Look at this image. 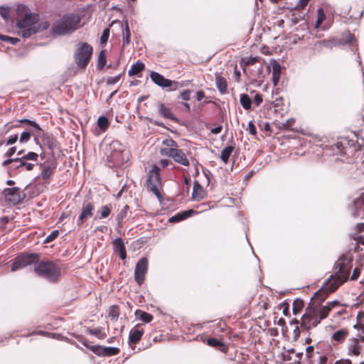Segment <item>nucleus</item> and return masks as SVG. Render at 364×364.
Listing matches in <instances>:
<instances>
[{
	"mask_svg": "<svg viewBox=\"0 0 364 364\" xmlns=\"http://www.w3.org/2000/svg\"><path fill=\"white\" fill-rule=\"evenodd\" d=\"M115 249L119 252V256L122 259H125L127 257L126 249L122 238H117L114 241Z\"/></svg>",
	"mask_w": 364,
	"mask_h": 364,
	"instance_id": "nucleus-28",
	"label": "nucleus"
},
{
	"mask_svg": "<svg viewBox=\"0 0 364 364\" xmlns=\"http://www.w3.org/2000/svg\"><path fill=\"white\" fill-rule=\"evenodd\" d=\"M335 364H352V362L349 359H341L336 361Z\"/></svg>",
	"mask_w": 364,
	"mask_h": 364,
	"instance_id": "nucleus-64",
	"label": "nucleus"
},
{
	"mask_svg": "<svg viewBox=\"0 0 364 364\" xmlns=\"http://www.w3.org/2000/svg\"><path fill=\"white\" fill-rule=\"evenodd\" d=\"M111 211H112V208L109 205H103V206H102L101 210L97 212L99 215H97L95 218H98V219L106 218L110 215Z\"/></svg>",
	"mask_w": 364,
	"mask_h": 364,
	"instance_id": "nucleus-34",
	"label": "nucleus"
},
{
	"mask_svg": "<svg viewBox=\"0 0 364 364\" xmlns=\"http://www.w3.org/2000/svg\"><path fill=\"white\" fill-rule=\"evenodd\" d=\"M208 346L214 348L222 353H227L229 345L215 338H208L206 341Z\"/></svg>",
	"mask_w": 364,
	"mask_h": 364,
	"instance_id": "nucleus-22",
	"label": "nucleus"
},
{
	"mask_svg": "<svg viewBox=\"0 0 364 364\" xmlns=\"http://www.w3.org/2000/svg\"><path fill=\"white\" fill-rule=\"evenodd\" d=\"M348 335L349 331L347 328H341L334 332L332 334L331 338L333 341L339 344L343 343Z\"/></svg>",
	"mask_w": 364,
	"mask_h": 364,
	"instance_id": "nucleus-25",
	"label": "nucleus"
},
{
	"mask_svg": "<svg viewBox=\"0 0 364 364\" xmlns=\"http://www.w3.org/2000/svg\"><path fill=\"white\" fill-rule=\"evenodd\" d=\"M55 168L56 164L55 163H52L51 164L48 165L44 164L43 165V169L41 174V178L46 181H48L51 176L53 175Z\"/></svg>",
	"mask_w": 364,
	"mask_h": 364,
	"instance_id": "nucleus-23",
	"label": "nucleus"
},
{
	"mask_svg": "<svg viewBox=\"0 0 364 364\" xmlns=\"http://www.w3.org/2000/svg\"><path fill=\"white\" fill-rule=\"evenodd\" d=\"M95 210L94 203L84 201L82 206L81 213L77 220L78 226L82 225L88 218L93 216Z\"/></svg>",
	"mask_w": 364,
	"mask_h": 364,
	"instance_id": "nucleus-17",
	"label": "nucleus"
},
{
	"mask_svg": "<svg viewBox=\"0 0 364 364\" xmlns=\"http://www.w3.org/2000/svg\"><path fill=\"white\" fill-rule=\"evenodd\" d=\"M124 74V71H123L121 74H119L114 77H108L106 80V82L107 85H114L119 82L122 77V76Z\"/></svg>",
	"mask_w": 364,
	"mask_h": 364,
	"instance_id": "nucleus-47",
	"label": "nucleus"
},
{
	"mask_svg": "<svg viewBox=\"0 0 364 364\" xmlns=\"http://www.w3.org/2000/svg\"><path fill=\"white\" fill-rule=\"evenodd\" d=\"M4 194L5 200L14 205L21 203L25 197V195L22 194L20 188L17 187L5 188Z\"/></svg>",
	"mask_w": 364,
	"mask_h": 364,
	"instance_id": "nucleus-16",
	"label": "nucleus"
},
{
	"mask_svg": "<svg viewBox=\"0 0 364 364\" xmlns=\"http://www.w3.org/2000/svg\"><path fill=\"white\" fill-rule=\"evenodd\" d=\"M193 213L194 211L193 210H188L181 213H178L177 214L169 218L168 220L171 223H178L191 216Z\"/></svg>",
	"mask_w": 364,
	"mask_h": 364,
	"instance_id": "nucleus-27",
	"label": "nucleus"
},
{
	"mask_svg": "<svg viewBox=\"0 0 364 364\" xmlns=\"http://www.w3.org/2000/svg\"><path fill=\"white\" fill-rule=\"evenodd\" d=\"M18 140V134H14V135H12L6 141V145H11V144H13L14 143H16V141Z\"/></svg>",
	"mask_w": 364,
	"mask_h": 364,
	"instance_id": "nucleus-61",
	"label": "nucleus"
},
{
	"mask_svg": "<svg viewBox=\"0 0 364 364\" xmlns=\"http://www.w3.org/2000/svg\"><path fill=\"white\" fill-rule=\"evenodd\" d=\"M259 127L261 129V130L267 132V135L270 136V134L272 133V129H271V127H270L269 122H260L259 124Z\"/></svg>",
	"mask_w": 364,
	"mask_h": 364,
	"instance_id": "nucleus-50",
	"label": "nucleus"
},
{
	"mask_svg": "<svg viewBox=\"0 0 364 364\" xmlns=\"http://www.w3.org/2000/svg\"><path fill=\"white\" fill-rule=\"evenodd\" d=\"M59 235V231L55 230H53L50 232V235H48L45 240H44V242L45 243H49V242H51L52 241H53L54 240H55L58 236Z\"/></svg>",
	"mask_w": 364,
	"mask_h": 364,
	"instance_id": "nucleus-48",
	"label": "nucleus"
},
{
	"mask_svg": "<svg viewBox=\"0 0 364 364\" xmlns=\"http://www.w3.org/2000/svg\"><path fill=\"white\" fill-rule=\"evenodd\" d=\"M145 69V65L139 60L133 64L129 70L128 74L129 76L137 75Z\"/></svg>",
	"mask_w": 364,
	"mask_h": 364,
	"instance_id": "nucleus-29",
	"label": "nucleus"
},
{
	"mask_svg": "<svg viewBox=\"0 0 364 364\" xmlns=\"http://www.w3.org/2000/svg\"><path fill=\"white\" fill-rule=\"evenodd\" d=\"M339 305H340L339 301H331V302L327 303V304L326 306H323V307L328 308L329 309V312H330L333 308H334L336 306H338Z\"/></svg>",
	"mask_w": 364,
	"mask_h": 364,
	"instance_id": "nucleus-59",
	"label": "nucleus"
},
{
	"mask_svg": "<svg viewBox=\"0 0 364 364\" xmlns=\"http://www.w3.org/2000/svg\"><path fill=\"white\" fill-rule=\"evenodd\" d=\"M40 259L41 255L38 253L23 252L13 260L11 270L15 272L31 264L36 265Z\"/></svg>",
	"mask_w": 364,
	"mask_h": 364,
	"instance_id": "nucleus-10",
	"label": "nucleus"
},
{
	"mask_svg": "<svg viewBox=\"0 0 364 364\" xmlns=\"http://www.w3.org/2000/svg\"><path fill=\"white\" fill-rule=\"evenodd\" d=\"M326 19V15L324 14L323 9L322 8H319L318 9V17L315 23V27L316 28H319L323 21Z\"/></svg>",
	"mask_w": 364,
	"mask_h": 364,
	"instance_id": "nucleus-41",
	"label": "nucleus"
},
{
	"mask_svg": "<svg viewBox=\"0 0 364 364\" xmlns=\"http://www.w3.org/2000/svg\"><path fill=\"white\" fill-rule=\"evenodd\" d=\"M97 125L102 131L105 132L108 129L109 123L107 117L101 116L97 119Z\"/></svg>",
	"mask_w": 364,
	"mask_h": 364,
	"instance_id": "nucleus-37",
	"label": "nucleus"
},
{
	"mask_svg": "<svg viewBox=\"0 0 364 364\" xmlns=\"http://www.w3.org/2000/svg\"><path fill=\"white\" fill-rule=\"evenodd\" d=\"M109 28H106L103 32H102V34L100 37V43L102 45H105L107 43V41H108V38H109Z\"/></svg>",
	"mask_w": 364,
	"mask_h": 364,
	"instance_id": "nucleus-49",
	"label": "nucleus"
},
{
	"mask_svg": "<svg viewBox=\"0 0 364 364\" xmlns=\"http://www.w3.org/2000/svg\"><path fill=\"white\" fill-rule=\"evenodd\" d=\"M347 349L349 355L358 356L364 350V336H359V338H350L347 344Z\"/></svg>",
	"mask_w": 364,
	"mask_h": 364,
	"instance_id": "nucleus-13",
	"label": "nucleus"
},
{
	"mask_svg": "<svg viewBox=\"0 0 364 364\" xmlns=\"http://www.w3.org/2000/svg\"><path fill=\"white\" fill-rule=\"evenodd\" d=\"M93 48L86 42H80L74 53V60L79 68L85 69L92 55Z\"/></svg>",
	"mask_w": 364,
	"mask_h": 364,
	"instance_id": "nucleus-8",
	"label": "nucleus"
},
{
	"mask_svg": "<svg viewBox=\"0 0 364 364\" xmlns=\"http://www.w3.org/2000/svg\"><path fill=\"white\" fill-rule=\"evenodd\" d=\"M161 154L171 157L175 162L184 166H188L190 165L189 160L181 149L173 147L165 148L161 150Z\"/></svg>",
	"mask_w": 364,
	"mask_h": 364,
	"instance_id": "nucleus-12",
	"label": "nucleus"
},
{
	"mask_svg": "<svg viewBox=\"0 0 364 364\" xmlns=\"http://www.w3.org/2000/svg\"><path fill=\"white\" fill-rule=\"evenodd\" d=\"M353 259L347 255H342L334 264V274H331L321 289L317 291L312 298L315 306H321V304L328 295L334 292L348 278L352 267Z\"/></svg>",
	"mask_w": 364,
	"mask_h": 364,
	"instance_id": "nucleus-1",
	"label": "nucleus"
},
{
	"mask_svg": "<svg viewBox=\"0 0 364 364\" xmlns=\"http://www.w3.org/2000/svg\"><path fill=\"white\" fill-rule=\"evenodd\" d=\"M310 0H299L297 5L294 7L295 11L302 10L306 7Z\"/></svg>",
	"mask_w": 364,
	"mask_h": 364,
	"instance_id": "nucleus-52",
	"label": "nucleus"
},
{
	"mask_svg": "<svg viewBox=\"0 0 364 364\" xmlns=\"http://www.w3.org/2000/svg\"><path fill=\"white\" fill-rule=\"evenodd\" d=\"M38 155L36 153L30 151L27 154H26L20 158L22 159H24L26 161L31 160V161H36L38 160Z\"/></svg>",
	"mask_w": 364,
	"mask_h": 364,
	"instance_id": "nucleus-51",
	"label": "nucleus"
},
{
	"mask_svg": "<svg viewBox=\"0 0 364 364\" xmlns=\"http://www.w3.org/2000/svg\"><path fill=\"white\" fill-rule=\"evenodd\" d=\"M79 23V18L73 14L65 16L62 21L52 28L53 35H64L75 31Z\"/></svg>",
	"mask_w": 364,
	"mask_h": 364,
	"instance_id": "nucleus-9",
	"label": "nucleus"
},
{
	"mask_svg": "<svg viewBox=\"0 0 364 364\" xmlns=\"http://www.w3.org/2000/svg\"><path fill=\"white\" fill-rule=\"evenodd\" d=\"M205 195V191L198 181H195L193 183V189L192 198L196 200L203 199Z\"/></svg>",
	"mask_w": 364,
	"mask_h": 364,
	"instance_id": "nucleus-26",
	"label": "nucleus"
},
{
	"mask_svg": "<svg viewBox=\"0 0 364 364\" xmlns=\"http://www.w3.org/2000/svg\"><path fill=\"white\" fill-rule=\"evenodd\" d=\"M304 16L302 14V12H299V13L294 12V13L291 14L290 19H291V21L294 24H296L300 21L304 20Z\"/></svg>",
	"mask_w": 364,
	"mask_h": 364,
	"instance_id": "nucleus-44",
	"label": "nucleus"
},
{
	"mask_svg": "<svg viewBox=\"0 0 364 364\" xmlns=\"http://www.w3.org/2000/svg\"><path fill=\"white\" fill-rule=\"evenodd\" d=\"M31 136V134L29 132H23L21 135L20 141L21 143L27 142L30 140Z\"/></svg>",
	"mask_w": 364,
	"mask_h": 364,
	"instance_id": "nucleus-54",
	"label": "nucleus"
},
{
	"mask_svg": "<svg viewBox=\"0 0 364 364\" xmlns=\"http://www.w3.org/2000/svg\"><path fill=\"white\" fill-rule=\"evenodd\" d=\"M136 314L139 315V319L145 323H149L154 318V316L151 314H149L148 312L142 311L141 310H137L136 311Z\"/></svg>",
	"mask_w": 364,
	"mask_h": 364,
	"instance_id": "nucleus-35",
	"label": "nucleus"
},
{
	"mask_svg": "<svg viewBox=\"0 0 364 364\" xmlns=\"http://www.w3.org/2000/svg\"><path fill=\"white\" fill-rule=\"evenodd\" d=\"M106 62V51L105 50H102L98 55L97 68L102 70L105 67Z\"/></svg>",
	"mask_w": 364,
	"mask_h": 364,
	"instance_id": "nucleus-36",
	"label": "nucleus"
},
{
	"mask_svg": "<svg viewBox=\"0 0 364 364\" xmlns=\"http://www.w3.org/2000/svg\"><path fill=\"white\" fill-rule=\"evenodd\" d=\"M150 77L158 86L163 88L169 87L171 91L176 90L183 86L179 82L165 78L164 75L155 71L151 72Z\"/></svg>",
	"mask_w": 364,
	"mask_h": 364,
	"instance_id": "nucleus-11",
	"label": "nucleus"
},
{
	"mask_svg": "<svg viewBox=\"0 0 364 364\" xmlns=\"http://www.w3.org/2000/svg\"><path fill=\"white\" fill-rule=\"evenodd\" d=\"M340 44L339 41L334 38H331L322 41H316L312 47L314 53H321L325 50H331Z\"/></svg>",
	"mask_w": 364,
	"mask_h": 364,
	"instance_id": "nucleus-15",
	"label": "nucleus"
},
{
	"mask_svg": "<svg viewBox=\"0 0 364 364\" xmlns=\"http://www.w3.org/2000/svg\"><path fill=\"white\" fill-rule=\"evenodd\" d=\"M342 13L351 19H359L362 17L363 10L361 7H358L357 5L348 6V5L343 6L342 8Z\"/></svg>",
	"mask_w": 364,
	"mask_h": 364,
	"instance_id": "nucleus-19",
	"label": "nucleus"
},
{
	"mask_svg": "<svg viewBox=\"0 0 364 364\" xmlns=\"http://www.w3.org/2000/svg\"><path fill=\"white\" fill-rule=\"evenodd\" d=\"M0 38L3 41H9L11 44H16L18 41V39L16 38H12V37L5 36H0Z\"/></svg>",
	"mask_w": 364,
	"mask_h": 364,
	"instance_id": "nucleus-58",
	"label": "nucleus"
},
{
	"mask_svg": "<svg viewBox=\"0 0 364 364\" xmlns=\"http://www.w3.org/2000/svg\"><path fill=\"white\" fill-rule=\"evenodd\" d=\"M18 123H24L27 124L33 127H34L36 130L38 132H42V129L40 127V126L35 122L32 121L28 119H23L18 121Z\"/></svg>",
	"mask_w": 364,
	"mask_h": 364,
	"instance_id": "nucleus-45",
	"label": "nucleus"
},
{
	"mask_svg": "<svg viewBox=\"0 0 364 364\" xmlns=\"http://www.w3.org/2000/svg\"><path fill=\"white\" fill-rule=\"evenodd\" d=\"M295 124V119L294 118H290L286 120L284 122H279L278 124V127L279 129H289L291 130V127Z\"/></svg>",
	"mask_w": 364,
	"mask_h": 364,
	"instance_id": "nucleus-39",
	"label": "nucleus"
},
{
	"mask_svg": "<svg viewBox=\"0 0 364 364\" xmlns=\"http://www.w3.org/2000/svg\"><path fill=\"white\" fill-rule=\"evenodd\" d=\"M328 314V308L309 304L301 317L300 326L303 331H309L317 326L323 319L327 318Z\"/></svg>",
	"mask_w": 364,
	"mask_h": 364,
	"instance_id": "nucleus-3",
	"label": "nucleus"
},
{
	"mask_svg": "<svg viewBox=\"0 0 364 364\" xmlns=\"http://www.w3.org/2000/svg\"><path fill=\"white\" fill-rule=\"evenodd\" d=\"M363 144V140L362 139L360 143L358 135L351 133L346 136L341 137L335 146L341 154L353 156L355 152L361 149Z\"/></svg>",
	"mask_w": 364,
	"mask_h": 364,
	"instance_id": "nucleus-7",
	"label": "nucleus"
},
{
	"mask_svg": "<svg viewBox=\"0 0 364 364\" xmlns=\"http://www.w3.org/2000/svg\"><path fill=\"white\" fill-rule=\"evenodd\" d=\"M235 147L233 146H228L225 147L220 154V159L221 160L225 163L227 164L229 161V158L232 153Z\"/></svg>",
	"mask_w": 364,
	"mask_h": 364,
	"instance_id": "nucleus-30",
	"label": "nucleus"
},
{
	"mask_svg": "<svg viewBox=\"0 0 364 364\" xmlns=\"http://www.w3.org/2000/svg\"><path fill=\"white\" fill-rule=\"evenodd\" d=\"M95 355L104 356V347L100 346H92L89 348Z\"/></svg>",
	"mask_w": 364,
	"mask_h": 364,
	"instance_id": "nucleus-46",
	"label": "nucleus"
},
{
	"mask_svg": "<svg viewBox=\"0 0 364 364\" xmlns=\"http://www.w3.org/2000/svg\"><path fill=\"white\" fill-rule=\"evenodd\" d=\"M119 348L115 347H104V357L116 355L119 353Z\"/></svg>",
	"mask_w": 364,
	"mask_h": 364,
	"instance_id": "nucleus-38",
	"label": "nucleus"
},
{
	"mask_svg": "<svg viewBox=\"0 0 364 364\" xmlns=\"http://www.w3.org/2000/svg\"><path fill=\"white\" fill-rule=\"evenodd\" d=\"M191 92V90H185L181 92L180 97L185 101H188L190 100Z\"/></svg>",
	"mask_w": 364,
	"mask_h": 364,
	"instance_id": "nucleus-56",
	"label": "nucleus"
},
{
	"mask_svg": "<svg viewBox=\"0 0 364 364\" xmlns=\"http://www.w3.org/2000/svg\"><path fill=\"white\" fill-rule=\"evenodd\" d=\"M259 57H250L245 63V66L252 65L259 61Z\"/></svg>",
	"mask_w": 364,
	"mask_h": 364,
	"instance_id": "nucleus-53",
	"label": "nucleus"
},
{
	"mask_svg": "<svg viewBox=\"0 0 364 364\" xmlns=\"http://www.w3.org/2000/svg\"><path fill=\"white\" fill-rule=\"evenodd\" d=\"M253 102L257 105L259 106L262 102V95L257 93L255 96L254 97Z\"/></svg>",
	"mask_w": 364,
	"mask_h": 364,
	"instance_id": "nucleus-60",
	"label": "nucleus"
},
{
	"mask_svg": "<svg viewBox=\"0 0 364 364\" xmlns=\"http://www.w3.org/2000/svg\"><path fill=\"white\" fill-rule=\"evenodd\" d=\"M16 146H13V147H11L6 153H5V156L6 157H11V156H13L14 154V153L16 152Z\"/></svg>",
	"mask_w": 364,
	"mask_h": 364,
	"instance_id": "nucleus-63",
	"label": "nucleus"
},
{
	"mask_svg": "<svg viewBox=\"0 0 364 364\" xmlns=\"http://www.w3.org/2000/svg\"><path fill=\"white\" fill-rule=\"evenodd\" d=\"M107 162L109 167H119L128 161L127 153L123 145L118 140H113L108 147Z\"/></svg>",
	"mask_w": 364,
	"mask_h": 364,
	"instance_id": "nucleus-5",
	"label": "nucleus"
},
{
	"mask_svg": "<svg viewBox=\"0 0 364 364\" xmlns=\"http://www.w3.org/2000/svg\"><path fill=\"white\" fill-rule=\"evenodd\" d=\"M157 107L158 112L160 116L171 121L177 122V117L173 114L170 107L161 102H159L157 103Z\"/></svg>",
	"mask_w": 364,
	"mask_h": 364,
	"instance_id": "nucleus-20",
	"label": "nucleus"
},
{
	"mask_svg": "<svg viewBox=\"0 0 364 364\" xmlns=\"http://www.w3.org/2000/svg\"><path fill=\"white\" fill-rule=\"evenodd\" d=\"M240 102L242 107L248 110L251 108L252 100L250 97L247 94L240 95Z\"/></svg>",
	"mask_w": 364,
	"mask_h": 364,
	"instance_id": "nucleus-32",
	"label": "nucleus"
},
{
	"mask_svg": "<svg viewBox=\"0 0 364 364\" xmlns=\"http://www.w3.org/2000/svg\"><path fill=\"white\" fill-rule=\"evenodd\" d=\"M280 73V68L279 66H274L272 72V82L274 86H276L279 82Z\"/></svg>",
	"mask_w": 364,
	"mask_h": 364,
	"instance_id": "nucleus-42",
	"label": "nucleus"
},
{
	"mask_svg": "<svg viewBox=\"0 0 364 364\" xmlns=\"http://www.w3.org/2000/svg\"><path fill=\"white\" fill-rule=\"evenodd\" d=\"M0 14L4 19H8L9 18V9L5 7H0Z\"/></svg>",
	"mask_w": 364,
	"mask_h": 364,
	"instance_id": "nucleus-57",
	"label": "nucleus"
},
{
	"mask_svg": "<svg viewBox=\"0 0 364 364\" xmlns=\"http://www.w3.org/2000/svg\"><path fill=\"white\" fill-rule=\"evenodd\" d=\"M160 173V168L156 164H153L151 168L146 173L144 186L149 191L153 193L161 201L164 197L161 193L163 184Z\"/></svg>",
	"mask_w": 364,
	"mask_h": 364,
	"instance_id": "nucleus-6",
	"label": "nucleus"
},
{
	"mask_svg": "<svg viewBox=\"0 0 364 364\" xmlns=\"http://www.w3.org/2000/svg\"><path fill=\"white\" fill-rule=\"evenodd\" d=\"M142 324L138 323L129 332V343L136 344L141 338L144 333V328Z\"/></svg>",
	"mask_w": 364,
	"mask_h": 364,
	"instance_id": "nucleus-21",
	"label": "nucleus"
},
{
	"mask_svg": "<svg viewBox=\"0 0 364 364\" xmlns=\"http://www.w3.org/2000/svg\"><path fill=\"white\" fill-rule=\"evenodd\" d=\"M130 38H131V31H130L128 23L126 22L125 23L124 36L123 43H122L123 47L129 44Z\"/></svg>",
	"mask_w": 364,
	"mask_h": 364,
	"instance_id": "nucleus-40",
	"label": "nucleus"
},
{
	"mask_svg": "<svg viewBox=\"0 0 364 364\" xmlns=\"http://www.w3.org/2000/svg\"><path fill=\"white\" fill-rule=\"evenodd\" d=\"M215 76V85L220 93L222 95L228 93V82L226 79L218 73H216Z\"/></svg>",
	"mask_w": 364,
	"mask_h": 364,
	"instance_id": "nucleus-24",
	"label": "nucleus"
},
{
	"mask_svg": "<svg viewBox=\"0 0 364 364\" xmlns=\"http://www.w3.org/2000/svg\"><path fill=\"white\" fill-rule=\"evenodd\" d=\"M18 162H19V164L16 166L17 168L24 167L26 171H31L33 168V164L28 163L26 160L22 159L21 158H18Z\"/></svg>",
	"mask_w": 364,
	"mask_h": 364,
	"instance_id": "nucleus-43",
	"label": "nucleus"
},
{
	"mask_svg": "<svg viewBox=\"0 0 364 364\" xmlns=\"http://www.w3.org/2000/svg\"><path fill=\"white\" fill-rule=\"evenodd\" d=\"M38 137L41 138L43 145L48 146L51 151L58 147V141L52 134L44 133L43 131L39 132V134L35 137L36 144H38Z\"/></svg>",
	"mask_w": 364,
	"mask_h": 364,
	"instance_id": "nucleus-18",
	"label": "nucleus"
},
{
	"mask_svg": "<svg viewBox=\"0 0 364 364\" xmlns=\"http://www.w3.org/2000/svg\"><path fill=\"white\" fill-rule=\"evenodd\" d=\"M34 272L49 282L55 283L60 278L61 269L57 261L39 259L38 264L34 266Z\"/></svg>",
	"mask_w": 364,
	"mask_h": 364,
	"instance_id": "nucleus-4",
	"label": "nucleus"
},
{
	"mask_svg": "<svg viewBox=\"0 0 364 364\" xmlns=\"http://www.w3.org/2000/svg\"><path fill=\"white\" fill-rule=\"evenodd\" d=\"M304 306V301L301 299H296L294 301L292 304V311L294 315L301 312Z\"/></svg>",
	"mask_w": 364,
	"mask_h": 364,
	"instance_id": "nucleus-33",
	"label": "nucleus"
},
{
	"mask_svg": "<svg viewBox=\"0 0 364 364\" xmlns=\"http://www.w3.org/2000/svg\"><path fill=\"white\" fill-rule=\"evenodd\" d=\"M247 130L249 132V133L252 135L255 136L257 134V129L255 125L253 124L252 122H250L248 123V126L247 128Z\"/></svg>",
	"mask_w": 364,
	"mask_h": 364,
	"instance_id": "nucleus-55",
	"label": "nucleus"
},
{
	"mask_svg": "<svg viewBox=\"0 0 364 364\" xmlns=\"http://www.w3.org/2000/svg\"><path fill=\"white\" fill-rule=\"evenodd\" d=\"M120 314V309L119 306L112 305L109 308L108 316L113 321H116Z\"/></svg>",
	"mask_w": 364,
	"mask_h": 364,
	"instance_id": "nucleus-31",
	"label": "nucleus"
},
{
	"mask_svg": "<svg viewBox=\"0 0 364 364\" xmlns=\"http://www.w3.org/2000/svg\"><path fill=\"white\" fill-rule=\"evenodd\" d=\"M27 7L18 6L17 8V27L19 28L18 35L23 38L49 28L50 23L47 21L39 22V16L34 13L27 12Z\"/></svg>",
	"mask_w": 364,
	"mask_h": 364,
	"instance_id": "nucleus-2",
	"label": "nucleus"
},
{
	"mask_svg": "<svg viewBox=\"0 0 364 364\" xmlns=\"http://www.w3.org/2000/svg\"><path fill=\"white\" fill-rule=\"evenodd\" d=\"M147 271L148 259L146 257H142L136 263L134 269V279L139 285H141L144 282Z\"/></svg>",
	"mask_w": 364,
	"mask_h": 364,
	"instance_id": "nucleus-14",
	"label": "nucleus"
},
{
	"mask_svg": "<svg viewBox=\"0 0 364 364\" xmlns=\"http://www.w3.org/2000/svg\"><path fill=\"white\" fill-rule=\"evenodd\" d=\"M360 274V272L359 268H357V267L355 268L353 271V274L351 275L350 279L356 280L358 278Z\"/></svg>",
	"mask_w": 364,
	"mask_h": 364,
	"instance_id": "nucleus-62",
	"label": "nucleus"
}]
</instances>
